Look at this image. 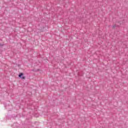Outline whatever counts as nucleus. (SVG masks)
I'll use <instances>...</instances> for the list:
<instances>
[{
    "label": "nucleus",
    "mask_w": 128,
    "mask_h": 128,
    "mask_svg": "<svg viewBox=\"0 0 128 128\" xmlns=\"http://www.w3.org/2000/svg\"><path fill=\"white\" fill-rule=\"evenodd\" d=\"M120 26V22H116L113 24L112 28H118Z\"/></svg>",
    "instance_id": "obj_1"
},
{
    "label": "nucleus",
    "mask_w": 128,
    "mask_h": 128,
    "mask_svg": "<svg viewBox=\"0 0 128 128\" xmlns=\"http://www.w3.org/2000/svg\"><path fill=\"white\" fill-rule=\"evenodd\" d=\"M22 76H24V73H20L18 75V76L19 78H20L22 80H25L26 77Z\"/></svg>",
    "instance_id": "obj_2"
}]
</instances>
